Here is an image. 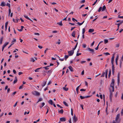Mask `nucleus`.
<instances>
[{"instance_id": "obj_22", "label": "nucleus", "mask_w": 123, "mask_h": 123, "mask_svg": "<svg viewBox=\"0 0 123 123\" xmlns=\"http://www.w3.org/2000/svg\"><path fill=\"white\" fill-rule=\"evenodd\" d=\"M24 17L25 18H27V19L30 20L33 22V21L29 17H28L27 16L24 15Z\"/></svg>"}, {"instance_id": "obj_1", "label": "nucleus", "mask_w": 123, "mask_h": 123, "mask_svg": "<svg viewBox=\"0 0 123 123\" xmlns=\"http://www.w3.org/2000/svg\"><path fill=\"white\" fill-rule=\"evenodd\" d=\"M106 8V7L105 6V5H104L103 6L102 8V7H100L98 9V12H100L101 10L102 11H104L105 9Z\"/></svg>"}, {"instance_id": "obj_60", "label": "nucleus", "mask_w": 123, "mask_h": 123, "mask_svg": "<svg viewBox=\"0 0 123 123\" xmlns=\"http://www.w3.org/2000/svg\"><path fill=\"white\" fill-rule=\"evenodd\" d=\"M23 73L21 72H19L18 73V74L19 75H20L21 74H23Z\"/></svg>"}, {"instance_id": "obj_46", "label": "nucleus", "mask_w": 123, "mask_h": 123, "mask_svg": "<svg viewBox=\"0 0 123 123\" xmlns=\"http://www.w3.org/2000/svg\"><path fill=\"white\" fill-rule=\"evenodd\" d=\"M43 74L44 76L46 75V74H45L46 72L45 71H43Z\"/></svg>"}, {"instance_id": "obj_18", "label": "nucleus", "mask_w": 123, "mask_h": 123, "mask_svg": "<svg viewBox=\"0 0 123 123\" xmlns=\"http://www.w3.org/2000/svg\"><path fill=\"white\" fill-rule=\"evenodd\" d=\"M47 81H44L43 82V84L42 85V87H44L46 84V83Z\"/></svg>"}, {"instance_id": "obj_37", "label": "nucleus", "mask_w": 123, "mask_h": 123, "mask_svg": "<svg viewBox=\"0 0 123 123\" xmlns=\"http://www.w3.org/2000/svg\"><path fill=\"white\" fill-rule=\"evenodd\" d=\"M6 6H8L10 8V4H9L8 3H7L6 4Z\"/></svg>"}, {"instance_id": "obj_5", "label": "nucleus", "mask_w": 123, "mask_h": 123, "mask_svg": "<svg viewBox=\"0 0 123 123\" xmlns=\"http://www.w3.org/2000/svg\"><path fill=\"white\" fill-rule=\"evenodd\" d=\"M73 119L74 122V123H75L78 120L77 118L76 117L75 114L74 116L73 117Z\"/></svg>"}, {"instance_id": "obj_39", "label": "nucleus", "mask_w": 123, "mask_h": 123, "mask_svg": "<svg viewBox=\"0 0 123 123\" xmlns=\"http://www.w3.org/2000/svg\"><path fill=\"white\" fill-rule=\"evenodd\" d=\"M63 103L66 106H68V104H67V103L65 101L63 102Z\"/></svg>"}, {"instance_id": "obj_7", "label": "nucleus", "mask_w": 123, "mask_h": 123, "mask_svg": "<svg viewBox=\"0 0 123 123\" xmlns=\"http://www.w3.org/2000/svg\"><path fill=\"white\" fill-rule=\"evenodd\" d=\"M9 43L8 42H7L6 43H5L4 45L3 46L2 48V50L3 51L5 47H6L8 44Z\"/></svg>"}, {"instance_id": "obj_21", "label": "nucleus", "mask_w": 123, "mask_h": 123, "mask_svg": "<svg viewBox=\"0 0 123 123\" xmlns=\"http://www.w3.org/2000/svg\"><path fill=\"white\" fill-rule=\"evenodd\" d=\"M94 31L93 29H90L88 31V32L91 33Z\"/></svg>"}, {"instance_id": "obj_55", "label": "nucleus", "mask_w": 123, "mask_h": 123, "mask_svg": "<svg viewBox=\"0 0 123 123\" xmlns=\"http://www.w3.org/2000/svg\"><path fill=\"white\" fill-rule=\"evenodd\" d=\"M120 16V15H118V18H123V16Z\"/></svg>"}, {"instance_id": "obj_10", "label": "nucleus", "mask_w": 123, "mask_h": 123, "mask_svg": "<svg viewBox=\"0 0 123 123\" xmlns=\"http://www.w3.org/2000/svg\"><path fill=\"white\" fill-rule=\"evenodd\" d=\"M115 82V80L114 79H112V82L111 84V86H114V83Z\"/></svg>"}, {"instance_id": "obj_6", "label": "nucleus", "mask_w": 123, "mask_h": 123, "mask_svg": "<svg viewBox=\"0 0 123 123\" xmlns=\"http://www.w3.org/2000/svg\"><path fill=\"white\" fill-rule=\"evenodd\" d=\"M87 50L90 51V52L92 53V54H93L94 53V50L93 49H92L90 48H87Z\"/></svg>"}, {"instance_id": "obj_45", "label": "nucleus", "mask_w": 123, "mask_h": 123, "mask_svg": "<svg viewBox=\"0 0 123 123\" xmlns=\"http://www.w3.org/2000/svg\"><path fill=\"white\" fill-rule=\"evenodd\" d=\"M77 24H78L80 26L82 24H82V23H80L79 22H78L77 23Z\"/></svg>"}, {"instance_id": "obj_56", "label": "nucleus", "mask_w": 123, "mask_h": 123, "mask_svg": "<svg viewBox=\"0 0 123 123\" xmlns=\"http://www.w3.org/2000/svg\"><path fill=\"white\" fill-rule=\"evenodd\" d=\"M8 24V22H6L5 23V26H7Z\"/></svg>"}, {"instance_id": "obj_30", "label": "nucleus", "mask_w": 123, "mask_h": 123, "mask_svg": "<svg viewBox=\"0 0 123 123\" xmlns=\"http://www.w3.org/2000/svg\"><path fill=\"white\" fill-rule=\"evenodd\" d=\"M111 70H110L109 71V74H108V77L109 78L110 77V76H111Z\"/></svg>"}, {"instance_id": "obj_41", "label": "nucleus", "mask_w": 123, "mask_h": 123, "mask_svg": "<svg viewBox=\"0 0 123 123\" xmlns=\"http://www.w3.org/2000/svg\"><path fill=\"white\" fill-rule=\"evenodd\" d=\"M80 97L81 99H83L85 98V97H83L81 96H80Z\"/></svg>"}, {"instance_id": "obj_40", "label": "nucleus", "mask_w": 123, "mask_h": 123, "mask_svg": "<svg viewBox=\"0 0 123 123\" xmlns=\"http://www.w3.org/2000/svg\"><path fill=\"white\" fill-rule=\"evenodd\" d=\"M23 85H22L21 86H20L19 89H21L23 88Z\"/></svg>"}, {"instance_id": "obj_34", "label": "nucleus", "mask_w": 123, "mask_h": 123, "mask_svg": "<svg viewBox=\"0 0 123 123\" xmlns=\"http://www.w3.org/2000/svg\"><path fill=\"white\" fill-rule=\"evenodd\" d=\"M43 100V99L42 98H40L38 99V101L37 102V103L38 102H39Z\"/></svg>"}, {"instance_id": "obj_64", "label": "nucleus", "mask_w": 123, "mask_h": 123, "mask_svg": "<svg viewBox=\"0 0 123 123\" xmlns=\"http://www.w3.org/2000/svg\"><path fill=\"white\" fill-rule=\"evenodd\" d=\"M13 72L15 74L16 73V71L15 69L13 70Z\"/></svg>"}, {"instance_id": "obj_51", "label": "nucleus", "mask_w": 123, "mask_h": 123, "mask_svg": "<svg viewBox=\"0 0 123 123\" xmlns=\"http://www.w3.org/2000/svg\"><path fill=\"white\" fill-rule=\"evenodd\" d=\"M81 53H77L76 54V55L77 56H79V55H81Z\"/></svg>"}, {"instance_id": "obj_25", "label": "nucleus", "mask_w": 123, "mask_h": 123, "mask_svg": "<svg viewBox=\"0 0 123 123\" xmlns=\"http://www.w3.org/2000/svg\"><path fill=\"white\" fill-rule=\"evenodd\" d=\"M57 24L59 25L60 26H62L63 25L62 22V21H61L60 22H58L57 23Z\"/></svg>"}, {"instance_id": "obj_27", "label": "nucleus", "mask_w": 123, "mask_h": 123, "mask_svg": "<svg viewBox=\"0 0 123 123\" xmlns=\"http://www.w3.org/2000/svg\"><path fill=\"white\" fill-rule=\"evenodd\" d=\"M42 68V67H41L40 68H37V69H36L35 70V72H39V71H38V70Z\"/></svg>"}, {"instance_id": "obj_54", "label": "nucleus", "mask_w": 123, "mask_h": 123, "mask_svg": "<svg viewBox=\"0 0 123 123\" xmlns=\"http://www.w3.org/2000/svg\"><path fill=\"white\" fill-rule=\"evenodd\" d=\"M104 54H105V55H110V53H109L108 52H106V53H104Z\"/></svg>"}, {"instance_id": "obj_16", "label": "nucleus", "mask_w": 123, "mask_h": 123, "mask_svg": "<svg viewBox=\"0 0 123 123\" xmlns=\"http://www.w3.org/2000/svg\"><path fill=\"white\" fill-rule=\"evenodd\" d=\"M115 58L114 55H113L111 59V63H114V60Z\"/></svg>"}, {"instance_id": "obj_23", "label": "nucleus", "mask_w": 123, "mask_h": 123, "mask_svg": "<svg viewBox=\"0 0 123 123\" xmlns=\"http://www.w3.org/2000/svg\"><path fill=\"white\" fill-rule=\"evenodd\" d=\"M108 70L106 69L105 70V77L106 78H107V74H108Z\"/></svg>"}, {"instance_id": "obj_48", "label": "nucleus", "mask_w": 123, "mask_h": 123, "mask_svg": "<svg viewBox=\"0 0 123 123\" xmlns=\"http://www.w3.org/2000/svg\"><path fill=\"white\" fill-rule=\"evenodd\" d=\"M43 68H44L46 70H48L49 69V68H48L47 67V66L44 67H43Z\"/></svg>"}, {"instance_id": "obj_12", "label": "nucleus", "mask_w": 123, "mask_h": 123, "mask_svg": "<svg viewBox=\"0 0 123 123\" xmlns=\"http://www.w3.org/2000/svg\"><path fill=\"white\" fill-rule=\"evenodd\" d=\"M109 90L110 92V97H112V91L111 89V88H109Z\"/></svg>"}, {"instance_id": "obj_61", "label": "nucleus", "mask_w": 123, "mask_h": 123, "mask_svg": "<svg viewBox=\"0 0 123 123\" xmlns=\"http://www.w3.org/2000/svg\"><path fill=\"white\" fill-rule=\"evenodd\" d=\"M116 47H118L119 46V44H116Z\"/></svg>"}, {"instance_id": "obj_17", "label": "nucleus", "mask_w": 123, "mask_h": 123, "mask_svg": "<svg viewBox=\"0 0 123 123\" xmlns=\"http://www.w3.org/2000/svg\"><path fill=\"white\" fill-rule=\"evenodd\" d=\"M63 110L62 109H61L60 110L58 111V113H59L62 114L63 112Z\"/></svg>"}, {"instance_id": "obj_49", "label": "nucleus", "mask_w": 123, "mask_h": 123, "mask_svg": "<svg viewBox=\"0 0 123 123\" xmlns=\"http://www.w3.org/2000/svg\"><path fill=\"white\" fill-rule=\"evenodd\" d=\"M29 113V111H28V112H27H27L26 111H25L24 113V115H25L26 114H28Z\"/></svg>"}, {"instance_id": "obj_32", "label": "nucleus", "mask_w": 123, "mask_h": 123, "mask_svg": "<svg viewBox=\"0 0 123 123\" xmlns=\"http://www.w3.org/2000/svg\"><path fill=\"white\" fill-rule=\"evenodd\" d=\"M42 106H40V108H42V107L43 106L45 105V103L44 102H43L42 104Z\"/></svg>"}, {"instance_id": "obj_29", "label": "nucleus", "mask_w": 123, "mask_h": 123, "mask_svg": "<svg viewBox=\"0 0 123 123\" xmlns=\"http://www.w3.org/2000/svg\"><path fill=\"white\" fill-rule=\"evenodd\" d=\"M3 37H1V38L0 39V44H1L2 43L3 40Z\"/></svg>"}, {"instance_id": "obj_13", "label": "nucleus", "mask_w": 123, "mask_h": 123, "mask_svg": "<svg viewBox=\"0 0 123 123\" xmlns=\"http://www.w3.org/2000/svg\"><path fill=\"white\" fill-rule=\"evenodd\" d=\"M6 5V3L5 2H2L0 6H5Z\"/></svg>"}, {"instance_id": "obj_11", "label": "nucleus", "mask_w": 123, "mask_h": 123, "mask_svg": "<svg viewBox=\"0 0 123 123\" xmlns=\"http://www.w3.org/2000/svg\"><path fill=\"white\" fill-rule=\"evenodd\" d=\"M76 32L75 31H73L72 32L71 35L72 36L74 37H75V35Z\"/></svg>"}, {"instance_id": "obj_31", "label": "nucleus", "mask_w": 123, "mask_h": 123, "mask_svg": "<svg viewBox=\"0 0 123 123\" xmlns=\"http://www.w3.org/2000/svg\"><path fill=\"white\" fill-rule=\"evenodd\" d=\"M30 61L32 62H35V60L33 58H32L31 59Z\"/></svg>"}, {"instance_id": "obj_15", "label": "nucleus", "mask_w": 123, "mask_h": 123, "mask_svg": "<svg viewBox=\"0 0 123 123\" xmlns=\"http://www.w3.org/2000/svg\"><path fill=\"white\" fill-rule=\"evenodd\" d=\"M68 68L70 70V71L71 72H73L74 71V70L73 68L71 66H69L68 67Z\"/></svg>"}, {"instance_id": "obj_58", "label": "nucleus", "mask_w": 123, "mask_h": 123, "mask_svg": "<svg viewBox=\"0 0 123 123\" xmlns=\"http://www.w3.org/2000/svg\"><path fill=\"white\" fill-rule=\"evenodd\" d=\"M120 82L119 79H117V84L118 85H119Z\"/></svg>"}, {"instance_id": "obj_53", "label": "nucleus", "mask_w": 123, "mask_h": 123, "mask_svg": "<svg viewBox=\"0 0 123 123\" xmlns=\"http://www.w3.org/2000/svg\"><path fill=\"white\" fill-rule=\"evenodd\" d=\"M71 115L72 116H73V111L72 109H71Z\"/></svg>"}, {"instance_id": "obj_14", "label": "nucleus", "mask_w": 123, "mask_h": 123, "mask_svg": "<svg viewBox=\"0 0 123 123\" xmlns=\"http://www.w3.org/2000/svg\"><path fill=\"white\" fill-rule=\"evenodd\" d=\"M18 81V79L16 76H15V80L14 81L13 83L14 84L16 83Z\"/></svg>"}, {"instance_id": "obj_2", "label": "nucleus", "mask_w": 123, "mask_h": 123, "mask_svg": "<svg viewBox=\"0 0 123 123\" xmlns=\"http://www.w3.org/2000/svg\"><path fill=\"white\" fill-rule=\"evenodd\" d=\"M32 93L33 95L37 96H39L40 94L39 92L36 91H34L32 92Z\"/></svg>"}, {"instance_id": "obj_62", "label": "nucleus", "mask_w": 123, "mask_h": 123, "mask_svg": "<svg viewBox=\"0 0 123 123\" xmlns=\"http://www.w3.org/2000/svg\"><path fill=\"white\" fill-rule=\"evenodd\" d=\"M121 115H123V109L122 110V111L121 112Z\"/></svg>"}, {"instance_id": "obj_38", "label": "nucleus", "mask_w": 123, "mask_h": 123, "mask_svg": "<svg viewBox=\"0 0 123 123\" xmlns=\"http://www.w3.org/2000/svg\"><path fill=\"white\" fill-rule=\"evenodd\" d=\"M16 40L15 39H14L12 41V43H13V44H14V42H16Z\"/></svg>"}, {"instance_id": "obj_26", "label": "nucleus", "mask_w": 123, "mask_h": 123, "mask_svg": "<svg viewBox=\"0 0 123 123\" xmlns=\"http://www.w3.org/2000/svg\"><path fill=\"white\" fill-rule=\"evenodd\" d=\"M113 63H111L112 65V70H115V67Z\"/></svg>"}, {"instance_id": "obj_20", "label": "nucleus", "mask_w": 123, "mask_h": 123, "mask_svg": "<svg viewBox=\"0 0 123 123\" xmlns=\"http://www.w3.org/2000/svg\"><path fill=\"white\" fill-rule=\"evenodd\" d=\"M49 103L51 105L53 104V101L52 100H50L48 101Z\"/></svg>"}, {"instance_id": "obj_33", "label": "nucleus", "mask_w": 123, "mask_h": 123, "mask_svg": "<svg viewBox=\"0 0 123 123\" xmlns=\"http://www.w3.org/2000/svg\"><path fill=\"white\" fill-rule=\"evenodd\" d=\"M114 120H113V121L112 123H119L120 122V120H119V121L116 122Z\"/></svg>"}, {"instance_id": "obj_28", "label": "nucleus", "mask_w": 123, "mask_h": 123, "mask_svg": "<svg viewBox=\"0 0 123 123\" xmlns=\"http://www.w3.org/2000/svg\"><path fill=\"white\" fill-rule=\"evenodd\" d=\"M63 88L64 90L66 91H67L68 90V88H66L65 87H63Z\"/></svg>"}, {"instance_id": "obj_36", "label": "nucleus", "mask_w": 123, "mask_h": 123, "mask_svg": "<svg viewBox=\"0 0 123 123\" xmlns=\"http://www.w3.org/2000/svg\"><path fill=\"white\" fill-rule=\"evenodd\" d=\"M104 41L105 43L106 44L108 43V40L105 39L104 40Z\"/></svg>"}, {"instance_id": "obj_43", "label": "nucleus", "mask_w": 123, "mask_h": 123, "mask_svg": "<svg viewBox=\"0 0 123 123\" xmlns=\"http://www.w3.org/2000/svg\"><path fill=\"white\" fill-rule=\"evenodd\" d=\"M105 74V72H103L102 74V75L101 76V77H104V76Z\"/></svg>"}, {"instance_id": "obj_8", "label": "nucleus", "mask_w": 123, "mask_h": 123, "mask_svg": "<svg viewBox=\"0 0 123 123\" xmlns=\"http://www.w3.org/2000/svg\"><path fill=\"white\" fill-rule=\"evenodd\" d=\"M123 23V20L121 22H120V23H119L118 24H117V25H118L117 26L118 28L117 30L116 31H117L119 29V25H120V24H122V23Z\"/></svg>"}, {"instance_id": "obj_52", "label": "nucleus", "mask_w": 123, "mask_h": 123, "mask_svg": "<svg viewBox=\"0 0 123 123\" xmlns=\"http://www.w3.org/2000/svg\"><path fill=\"white\" fill-rule=\"evenodd\" d=\"M81 85H80V86H78L76 88V91H77V90H78L79 89V88L80 86Z\"/></svg>"}, {"instance_id": "obj_9", "label": "nucleus", "mask_w": 123, "mask_h": 123, "mask_svg": "<svg viewBox=\"0 0 123 123\" xmlns=\"http://www.w3.org/2000/svg\"><path fill=\"white\" fill-rule=\"evenodd\" d=\"M60 120L61 122H64L66 121V119L65 118L63 117L62 118H60Z\"/></svg>"}, {"instance_id": "obj_35", "label": "nucleus", "mask_w": 123, "mask_h": 123, "mask_svg": "<svg viewBox=\"0 0 123 123\" xmlns=\"http://www.w3.org/2000/svg\"><path fill=\"white\" fill-rule=\"evenodd\" d=\"M68 55H65V60H66L69 57Z\"/></svg>"}, {"instance_id": "obj_24", "label": "nucleus", "mask_w": 123, "mask_h": 123, "mask_svg": "<svg viewBox=\"0 0 123 123\" xmlns=\"http://www.w3.org/2000/svg\"><path fill=\"white\" fill-rule=\"evenodd\" d=\"M112 88V92H113L114 91V86H110Z\"/></svg>"}, {"instance_id": "obj_42", "label": "nucleus", "mask_w": 123, "mask_h": 123, "mask_svg": "<svg viewBox=\"0 0 123 123\" xmlns=\"http://www.w3.org/2000/svg\"><path fill=\"white\" fill-rule=\"evenodd\" d=\"M85 31V28H83L82 29V33L83 34H84Z\"/></svg>"}, {"instance_id": "obj_19", "label": "nucleus", "mask_w": 123, "mask_h": 123, "mask_svg": "<svg viewBox=\"0 0 123 123\" xmlns=\"http://www.w3.org/2000/svg\"><path fill=\"white\" fill-rule=\"evenodd\" d=\"M118 59V56H117V57L115 59V61L116 65H117V61Z\"/></svg>"}, {"instance_id": "obj_57", "label": "nucleus", "mask_w": 123, "mask_h": 123, "mask_svg": "<svg viewBox=\"0 0 123 123\" xmlns=\"http://www.w3.org/2000/svg\"><path fill=\"white\" fill-rule=\"evenodd\" d=\"M99 45V44H98V46H97V47L95 48V49L96 50H97L98 49Z\"/></svg>"}, {"instance_id": "obj_59", "label": "nucleus", "mask_w": 123, "mask_h": 123, "mask_svg": "<svg viewBox=\"0 0 123 123\" xmlns=\"http://www.w3.org/2000/svg\"><path fill=\"white\" fill-rule=\"evenodd\" d=\"M17 103H18V102H17L16 103H15V105H14V107H15L17 105Z\"/></svg>"}, {"instance_id": "obj_4", "label": "nucleus", "mask_w": 123, "mask_h": 123, "mask_svg": "<svg viewBox=\"0 0 123 123\" xmlns=\"http://www.w3.org/2000/svg\"><path fill=\"white\" fill-rule=\"evenodd\" d=\"M120 115V114H119L117 115L115 120V122L119 121V120H120L119 119H118L119 118Z\"/></svg>"}, {"instance_id": "obj_63", "label": "nucleus", "mask_w": 123, "mask_h": 123, "mask_svg": "<svg viewBox=\"0 0 123 123\" xmlns=\"http://www.w3.org/2000/svg\"><path fill=\"white\" fill-rule=\"evenodd\" d=\"M94 41L91 44V46H92L94 44Z\"/></svg>"}, {"instance_id": "obj_3", "label": "nucleus", "mask_w": 123, "mask_h": 123, "mask_svg": "<svg viewBox=\"0 0 123 123\" xmlns=\"http://www.w3.org/2000/svg\"><path fill=\"white\" fill-rule=\"evenodd\" d=\"M68 55L70 56L73 55L74 53V51L71 50L70 51H68Z\"/></svg>"}, {"instance_id": "obj_47", "label": "nucleus", "mask_w": 123, "mask_h": 123, "mask_svg": "<svg viewBox=\"0 0 123 123\" xmlns=\"http://www.w3.org/2000/svg\"><path fill=\"white\" fill-rule=\"evenodd\" d=\"M86 45L85 44H83V48H86Z\"/></svg>"}, {"instance_id": "obj_44", "label": "nucleus", "mask_w": 123, "mask_h": 123, "mask_svg": "<svg viewBox=\"0 0 123 123\" xmlns=\"http://www.w3.org/2000/svg\"><path fill=\"white\" fill-rule=\"evenodd\" d=\"M86 89H80V91H86Z\"/></svg>"}, {"instance_id": "obj_50", "label": "nucleus", "mask_w": 123, "mask_h": 123, "mask_svg": "<svg viewBox=\"0 0 123 123\" xmlns=\"http://www.w3.org/2000/svg\"><path fill=\"white\" fill-rule=\"evenodd\" d=\"M85 2V0H82L81 1L80 3H84Z\"/></svg>"}]
</instances>
